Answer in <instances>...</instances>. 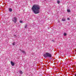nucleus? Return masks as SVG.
I'll list each match as a JSON object with an SVG mask.
<instances>
[{"instance_id": "aec40b11", "label": "nucleus", "mask_w": 76, "mask_h": 76, "mask_svg": "<svg viewBox=\"0 0 76 76\" xmlns=\"http://www.w3.org/2000/svg\"><path fill=\"white\" fill-rule=\"evenodd\" d=\"M32 25H34V24H32Z\"/></svg>"}, {"instance_id": "423d86ee", "label": "nucleus", "mask_w": 76, "mask_h": 76, "mask_svg": "<svg viewBox=\"0 0 76 76\" xmlns=\"http://www.w3.org/2000/svg\"><path fill=\"white\" fill-rule=\"evenodd\" d=\"M28 27V24H26L24 26V28L25 29H27V27Z\"/></svg>"}, {"instance_id": "1a4fd4ad", "label": "nucleus", "mask_w": 76, "mask_h": 76, "mask_svg": "<svg viewBox=\"0 0 76 76\" xmlns=\"http://www.w3.org/2000/svg\"><path fill=\"white\" fill-rule=\"evenodd\" d=\"M64 36H66V35H67V34H66V33H64Z\"/></svg>"}, {"instance_id": "9b49d317", "label": "nucleus", "mask_w": 76, "mask_h": 76, "mask_svg": "<svg viewBox=\"0 0 76 76\" xmlns=\"http://www.w3.org/2000/svg\"><path fill=\"white\" fill-rule=\"evenodd\" d=\"M57 2L58 4H59V3H60V1H58Z\"/></svg>"}, {"instance_id": "6e6552de", "label": "nucleus", "mask_w": 76, "mask_h": 76, "mask_svg": "<svg viewBox=\"0 0 76 76\" xmlns=\"http://www.w3.org/2000/svg\"><path fill=\"white\" fill-rule=\"evenodd\" d=\"M19 73H20V74H22L23 73V72H22V71H20Z\"/></svg>"}, {"instance_id": "f3484780", "label": "nucleus", "mask_w": 76, "mask_h": 76, "mask_svg": "<svg viewBox=\"0 0 76 76\" xmlns=\"http://www.w3.org/2000/svg\"><path fill=\"white\" fill-rule=\"evenodd\" d=\"M52 41L53 42H55V41H54V40H52Z\"/></svg>"}, {"instance_id": "6ab92c4d", "label": "nucleus", "mask_w": 76, "mask_h": 76, "mask_svg": "<svg viewBox=\"0 0 76 76\" xmlns=\"http://www.w3.org/2000/svg\"><path fill=\"white\" fill-rule=\"evenodd\" d=\"M34 26H32L34 27Z\"/></svg>"}, {"instance_id": "7ed1b4c3", "label": "nucleus", "mask_w": 76, "mask_h": 76, "mask_svg": "<svg viewBox=\"0 0 76 76\" xmlns=\"http://www.w3.org/2000/svg\"><path fill=\"white\" fill-rule=\"evenodd\" d=\"M12 21L14 22V23H16L17 22V18L16 17H14L12 18Z\"/></svg>"}, {"instance_id": "ddd939ff", "label": "nucleus", "mask_w": 76, "mask_h": 76, "mask_svg": "<svg viewBox=\"0 0 76 76\" xmlns=\"http://www.w3.org/2000/svg\"><path fill=\"white\" fill-rule=\"evenodd\" d=\"M65 19H62V21H65Z\"/></svg>"}, {"instance_id": "412c9836", "label": "nucleus", "mask_w": 76, "mask_h": 76, "mask_svg": "<svg viewBox=\"0 0 76 76\" xmlns=\"http://www.w3.org/2000/svg\"><path fill=\"white\" fill-rule=\"evenodd\" d=\"M45 1H46V0H45Z\"/></svg>"}, {"instance_id": "f257e3e1", "label": "nucleus", "mask_w": 76, "mask_h": 76, "mask_svg": "<svg viewBox=\"0 0 76 76\" xmlns=\"http://www.w3.org/2000/svg\"><path fill=\"white\" fill-rule=\"evenodd\" d=\"M32 10L35 14H38L39 13L40 6L39 5H34L32 8Z\"/></svg>"}, {"instance_id": "dca6fc26", "label": "nucleus", "mask_w": 76, "mask_h": 76, "mask_svg": "<svg viewBox=\"0 0 76 76\" xmlns=\"http://www.w3.org/2000/svg\"><path fill=\"white\" fill-rule=\"evenodd\" d=\"M14 37H16V36L15 35H14Z\"/></svg>"}, {"instance_id": "9d476101", "label": "nucleus", "mask_w": 76, "mask_h": 76, "mask_svg": "<svg viewBox=\"0 0 76 76\" xmlns=\"http://www.w3.org/2000/svg\"><path fill=\"white\" fill-rule=\"evenodd\" d=\"M67 12H70L71 11L70 10H67Z\"/></svg>"}, {"instance_id": "f03ea898", "label": "nucleus", "mask_w": 76, "mask_h": 76, "mask_svg": "<svg viewBox=\"0 0 76 76\" xmlns=\"http://www.w3.org/2000/svg\"><path fill=\"white\" fill-rule=\"evenodd\" d=\"M45 57H51V54L48 53H46L44 55Z\"/></svg>"}, {"instance_id": "a211bd4d", "label": "nucleus", "mask_w": 76, "mask_h": 76, "mask_svg": "<svg viewBox=\"0 0 76 76\" xmlns=\"http://www.w3.org/2000/svg\"><path fill=\"white\" fill-rule=\"evenodd\" d=\"M75 76H76V74L75 75Z\"/></svg>"}, {"instance_id": "0eeeda50", "label": "nucleus", "mask_w": 76, "mask_h": 76, "mask_svg": "<svg viewBox=\"0 0 76 76\" xmlns=\"http://www.w3.org/2000/svg\"><path fill=\"white\" fill-rule=\"evenodd\" d=\"M9 10L10 11V12H12V10L11 8H9Z\"/></svg>"}, {"instance_id": "f8f14e48", "label": "nucleus", "mask_w": 76, "mask_h": 76, "mask_svg": "<svg viewBox=\"0 0 76 76\" xmlns=\"http://www.w3.org/2000/svg\"><path fill=\"white\" fill-rule=\"evenodd\" d=\"M12 45H15V42H14L13 44H12Z\"/></svg>"}, {"instance_id": "20e7f679", "label": "nucleus", "mask_w": 76, "mask_h": 76, "mask_svg": "<svg viewBox=\"0 0 76 76\" xmlns=\"http://www.w3.org/2000/svg\"><path fill=\"white\" fill-rule=\"evenodd\" d=\"M20 51L23 53V54H26V52H25L24 50H20Z\"/></svg>"}, {"instance_id": "2eb2a0df", "label": "nucleus", "mask_w": 76, "mask_h": 76, "mask_svg": "<svg viewBox=\"0 0 76 76\" xmlns=\"http://www.w3.org/2000/svg\"><path fill=\"white\" fill-rule=\"evenodd\" d=\"M67 19L68 20H70V18H67Z\"/></svg>"}, {"instance_id": "39448f33", "label": "nucleus", "mask_w": 76, "mask_h": 76, "mask_svg": "<svg viewBox=\"0 0 76 76\" xmlns=\"http://www.w3.org/2000/svg\"><path fill=\"white\" fill-rule=\"evenodd\" d=\"M11 64L12 66H13L14 65H15V64L12 61H11Z\"/></svg>"}, {"instance_id": "4468645a", "label": "nucleus", "mask_w": 76, "mask_h": 76, "mask_svg": "<svg viewBox=\"0 0 76 76\" xmlns=\"http://www.w3.org/2000/svg\"><path fill=\"white\" fill-rule=\"evenodd\" d=\"M20 23H22V22H23V21L22 20H20Z\"/></svg>"}]
</instances>
